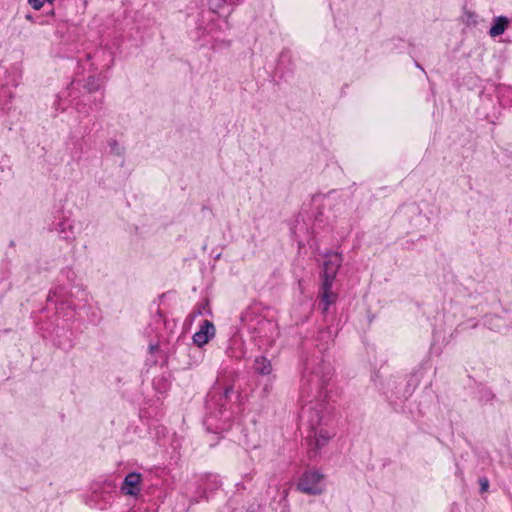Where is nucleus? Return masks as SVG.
I'll list each match as a JSON object with an SVG mask.
<instances>
[{
	"label": "nucleus",
	"mask_w": 512,
	"mask_h": 512,
	"mask_svg": "<svg viewBox=\"0 0 512 512\" xmlns=\"http://www.w3.org/2000/svg\"><path fill=\"white\" fill-rule=\"evenodd\" d=\"M464 17H465V23L467 25H475L476 24V15L475 13L473 12H470V11H466L464 13Z\"/></svg>",
	"instance_id": "17"
},
{
	"label": "nucleus",
	"mask_w": 512,
	"mask_h": 512,
	"mask_svg": "<svg viewBox=\"0 0 512 512\" xmlns=\"http://www.w3.org/2000/svg\"><path fill=\"white\" fill-rule=\"evenodd\" d=\"M297 490L307 495H320L325 490L324 475L318 470H307L299 478Z\"/></svg>",
	"instance_id": "3"
},
{
	"label": "nucleus",
	"mask_w": 512,
	"mask_h": 512,
	"mask_svg": "<svg viewBox=\"0 0 512 512\" xmlns=\"http://www.w3.org/2000/svg\"><path fill=\"white\" fill-rule=\"evenodd\" d=\"M328 331H320V334H328Z\"/></svg>",
	"instance_id": "24"
},
{
	"label": "nucleus",
	"mask_w": 512,
	"mask_h": 512,
	"mask_svg": "<svg viewBox=\"0 0 512 512\" xmlns=\"http://www.w3.org/2000/svg\"><path fill=\"white\" fill-rule=\"evenodd\" d=\"M108 146L112 154L117 156H122L124 154V147L116 139H110L108 141Z\"/></svg>",
	"instance_id": "16"
},
{
	"label": "nucleus",
	"mask_w": 512,
	"mask_h": 512,
	"mask_svg": "<svg viewBox=\"0 0 512 512\" xmlns=\"http://www.w3.org/2000/svg\"><path fill=\"white\" fill-rule=\"evenodd\" d=\"M209 6V13L216 14L219 17L223 16L222 22L226 29H230L228 17L232 10L227 9V5H238L241 0H207Z\"/></svg>",
	"instance_id": "7"
},
{
	"label": "nucleus",
	"mask_w": 512,
	"mask_h": 512,
	"mask_svg": "<svg viewBox=\"0 0 512 512\" xmlns=\"http://www.w3.org/2000/svg\"><path fill=\"white\" fill-rule=\"evenodd\" d=\"M327 258L323 264L321 273L322 282L334 283L339 268L342 265V256L338 253L329 252L325 254Z\"/></svg>",
	"instance_id": "6"
},
{
	"label": "nucleus",
	"mask_w": 512,
	"mask_h": 512,
	"mask_svg": "<svg viewBox=\"0 0 512 512\" xmlns=\"http://www.w3.org/2000/svg\"><path fill=\"white\" fill-rule=\"evenodd\" d=\"M142 475L138 472L128 473L121 485V492L128 496H138L141 492Z\"/></svg>",
	"instance_id": "8"
},
{
	"label": "nucleus",
	"mask_w": 512,
	"mask_h": 512,
	"mask_svg": "<svg viewBox=\"0 0 512 512\" xmlns=\"http://www.w3.org/2000/svg\"><path fill=\"white\" fill-rule=\"evenodd\" d=\"M415 65H416L417 68L423 70L422 66L418 62H416Z\"/></svg>",
	"instance_id": "23"
},
{
	"label": "nucleus",
	"mask_w": 512,
	"mask_h": 512,
	"mask_svg": "<svg viewBox=\"0 0 512 512\" xmlns=\"http://www.w3.org/2000/svg\"><path fill=\"white\" fill-rule=\"evenodd\" d=\"M48 299H50L51 301L53 300V297L52 295L51 296H48Z\"/></svg>",
	"instance_id": "27"
},
{
	"label": "nucleus",
	"mask_w": 512,
	"mask_h": 512,
	"mask_svg": "<svg viewBox=\"0 0 512 512\" xmlns=\"http://www.w3.org/2000/svg\"><path fill=\"white\" fill-rule=\"evenodd\" d=\"M481 491H486L488 488V480L486 478L480 479Z\"/></svg>",
	"instance_id": "19"
},
{
	"label": "nucleus",
	"mask_w": 512,
	"mask_h": 512,
	"mask_svg": "<svg viewBox=\"0 0 512 512\" xmlns=\"http://www.w3.org/2000/svg\"><path fill=\"white\" fill-rule=\"evenodd\" d=\"M333 283L321 282L319 297V306L323 313L329 310L330 305L336 302L338 295L332 291Z\"/></svg>",
	"instance_id": "10"
},
{
	"label": "nucleus",
	"mask_w": 512,
	"mask_h": 512,
	"mask_svg": "<svg viewBox=\"0 0 512 512\" xmlns=\"http://www.w3.org/2000/svg\"><path fill=\"white\" fill-rule=\"evenodd\" d=\"M43 2H44V3H45V2L52 3V2H53V0H43Z\"/></svg>",
	"instance_id": "25"
},
{
	"label": "nucleus",
	"mask_w": 512,
	"mask_h": 512,
	"mask_svg": "<svg viewBox=\"0 0 512 512\" xmlns=\"http://www.w3.org/2000/svg\"><path fill=\"white\" fill-rule=\"evenodd\" d=\"M332 375L331 364L321 358L313 357L305 363L300 397L306 403L301 407L299 418L302 425L309 428L307 439L310 458H315L334 435L325 428L329 419L327 387Z\"/></svg>",
	"instance_id": "1"
},
{
	"label": "nucleus",
	"mask_w": 512,
	"mask_h": 512,
	"mask_svg": "<svg viewBox=\"0 0 512 512\" xmlns=\"http://www.w3.org/2000/svg\"><path fill=\"white\" fill-rule=\"evenodd\" d=\"M241 320H242L243 322L248 321V313H245L244 315H242Z\"/></svg>",
	"instance_id": "21"
},
{
	"label": "nucleus",
	"mask_w": 512,
	"mask_h": 512,
	"mask_svg": "<svg viewBox=\"0 0 512 512\" xmlns=\"http://www.w3.org/2000/svg\"><path fill=\"white\" fill-rule=\"evenodd\" d=\"M509 19L506 16H497L493 20V24L489 29V35L491 37H497L502 35L508 28Z\"/></svg>",
	"instance_id": "13"
},
{
	"label": "nucleus",
	"mask_w": 512,
	"mask_h": 512,
	"mask_svg": "<svg viewBox=\"0 0 512 512\" xmlns=\"http://www.w3.org/2000/svg\"><path fill=\"white\" fill-rule=\"evenodd\" d=\"M211 314H212V311L209 307V303L207 300H205L195 306L194 310L190 314V318H191V320H194L198 316L211 315Z\"/></svg>",
	"instance_id": "15"
},
{
	"label": "nucleus",
	"mask_w": 512,
	"mask_h": 512,
	"mask_svg": "<svg viewBox=\"0 0 512 512\" xmlns=\"http://www.w3.org/2000/svg\"><path fill=\"white\" fill-rule=\"evenodd\" d=\"M50 230L57 232L59 237L68 243H73L76 240L74 220L64 214L57 221L53 222Z\"/></svg>",
	"instance_id": "5"
},
{
	"label": "nucleus",
	"mask_w": 512,
	"mask_h": 512,
	"mask_svg": "<svg viewBox=\"0 0 512 512\" xmlns=\"http://www.w3.org/2000/svg\"><path fill=\"white\" fill-rule=\"evenodd\" d=\"M216 329L210 320H204L192 337L193 343L198 347H203L212 338L215 337Z\"/></svg>",
	"instance_id": "9"
},
{
	"label": "nucleus",
	"mask_w": 512,
	"mask_h": 512,
	"mask_svg": "<svg viewBox=\"0 0 512 512\" xmlns=\"http://www.w3.org/2000/svg\"><path fill=\"white\" fill-rule=\"evenodd\" d=\"M87 60L90 61L91 59H101L104 61L101 65H98L96 63H93L94 70H97L99 67L103 69H109L112 62V54L109 50L106 49H97L94 54H87Z\"/></svg>",
	"instance_id": "12"
},
{
	"label": "nucleus",
	"mask_w": 512,
	"mask_h": 512,
	"mask_svg": "<svg viewBox=\"0 0 512 512\" xmlns=\"http://www.w3.org/2000/svg\"><path fill=\"white\" fill-rule=\"evenodd\" d=\"M248 325L249 328L252 329L257 334L258 337H271L273 331L276 329L275 322L263 317L258 319L256 323L249 321Z\"/></svg>",
	"instance_id": "11"
},
{
	"label": "nucleus",
	"mask_w": 512,
	"mask_h": 512,
	"mask_svg": "<svg viewBox=\"0 0 512 512\" xmlns=\"http://www.w3.org/2000/svg\"><path fill=\"white\" fill-rule=\"evenodd\" d=\"M80 82L72 81L69 86L60 92L57 95V99L54 103V107L56 111L63 112L67 109L68 105H73L74 108L81 114L87 115L91 110L100 107L103 102V96H101L98 100L94 99L93 104H89L88 102H92L90 99V94L98 91L101 87V83L99 78L96 76H89L86 80L85 85L83 86L86 91V95L83 94L80 96Z\"/></svg>",
	"instance_id": "2"
},
{
	"label": "nucleus",
	"mask_w": 512,
	"mask_h": 512,
	"mask_svg": "<svg viewBox=\"0 0 512 512\" xmlns=\"http://www.w3.org/2000/svg\"><path fill=\"white\" fill-rule=\"evenodd\" d=\"M28 3L35 10H40L45 4L43 0H28Z\"/></svg>",
	"instance_id": "18"
},
{
	"label": "nucleus",
	"mask_w": 512,
	"mask_h": 512,
	"mask_svg": "<svg viewBox=\"0 0 512 512\" xmlns=\"http://www.w3.org/2000/svg\"><path fill=\"white\" fill-rule=\"evenodd\" d=\"M48 299H50L51 301L53 300V297L52 295L51 296H48Z\"/></svg>",
	"instance_id": "26"
},
{
	"label": "nucleus",
	"mask_w": 512,
	"mask_h": 512,
	"mask_svg": "<svg viewBox=\"0 0 512 512\" xmlns=\"http://www.w3.org/2000/svg\"><path fill=\"white\" fill-rule=\"evenodd\" d=\"M227 30L222 20L215 17H205L201 15V21L197 26L196 39L199 40L206 35H211L213 38H217L218 32Z\"/></svg>",
	"instance_id": "4"
},
{
	"label": "nucleus",
	"mask_w": 512,
	"mask_h": 512,
	"mask_svg": "<svg viewBox=\"0 0 512 512\" xmlns=\"http://www.w3.org/2000/svg\"><path fill=\"white\" fill-rule=\"evenodd\" d=\"M156 348H157V346L154 344H150V346H149V349L151 352H153Z\"/></svg>",
	"instance_id": "22"
},
{
	"label": "nucleus",
	"mask_w": 512,
	"mask_h": 512,
	"mask_svg": "<svg viewBox=\"0 0 512 512\" xmlns=\"http://www.w3.org/2000/svg\"><path fill=\"white\" fill-rule=\"evenodd\" d=\"M253 369L255 373L263 376L270 375L272 372V364L265 356H258L254 360Z\"/></svg>",
	"instance_id": "14"
},
{
	"label": "nucleus",
	"mask_w": 512,
	"mask_h": 512,
	"mask_svg": "<svg viewBox=\"0 0 512 512\" xmlns=\"http://www.w3.org/2000/svg\"><path fill=\"white\" fill-rule=\"evenodd\" d=\"M233 391V388L232 387H227L225 390H224V397L225 398H228L229 397V394Z\"/></svg>",
	"instance_id": "20"
}]
</instances>
